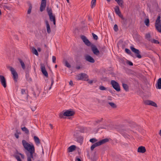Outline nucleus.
<instances>
[{"mask_svg":"<svg viewBox=\"0 0 161 161\" xmlns=\"http://www.w3.org/2000/svg\"><path fill=\"white\" fill-rule=\"evenodd\" d=\"M22 144L26 151L25 152L27 157V161H31V158L33 160L34 159L33 154L35 153V149L33 144L31 145L25 140H22Z\"/></svg>","mask_w":161,"mask_h":161,"instance_id":"obj_1","label":"nucleus"},{"mask_svg":"<svg viewBox=\"0 0 161 161\" xmlns=\"http://www.w3.org/2000/svg\"><path fill=\"white\" fill-rule=\"evenodd\" d=\"M109 139L108 138H105L97 142L94 143L92 145L91 147V150L93 151L94 149L98 146H100L103 144L109 141Z\"/></svg>","mask_w":161,"mask_h":161,"instance_id":"obj_2","label":"nucleus"},{"mask_svg":"<svg viewBox=\"0 0 161 161\" xmlns=\"http://www.w3.org/2000/svg\"><path fill=\"white\" fill-rule=\"evenodd\" d=\"M7 68L9 69L11 71L12 74L13 75L14 80V81L16 82L18 78V73L16 72L14 69L11 66H7Z\"/></svg>","mask_w":161,"mask_h":161,"instance_id":"obj_3","label":"nucleus"},{"mask_svg":"<svg viewBox=\"0 0 161 161\" xmlns=\"http://www.w3.org/2000/svg\"><path fill=\"white\" fill-rule=\"evenodd\" d=\"M75 114L74 111L70 110H67L63 114L60 113L59 117L60 118L63 117L64 116H73Z\"/></svg>","mask_w":161,"mask_h":161,"instance_id":"obj_4","label":"nucleus"},{"mask_svg":"<svg viewBox=\"0 0 161 161\" xmlns=\"http://www.w3.org/2000/svg\"><path fill=\"white\" fill-rule=\"evenodd\" d=\"M88 75L86 74L81 73L77 75V78L78 80H82L84 81H88Z\"/></svg>","mask_w":161,"mask_h":161,"instance_id":"obj_5","label":"nucleus"},{"mask_svg":"<svg viewBox=\"0 0 161 161\" xmlns=\"http://www.w3.org/2000/svg\"><path fill=\"white\" fill-rule=\"evenodd\" d=\"M110 84L117 91L119 92L120 91V87L118 82L114 80H111Z\"/></svg>","mask_w":161,"mask_h":161,"instance_id":"obj_6","label":"nucleus"},{"mask_svg":"<svg viewBox=\"0 0 161 161\" xmlns=\"http://www.w3.org/2000/svg\"><path fill=\"white\" fill-rule=\"evenodd\" d=\"M131 50L136 54V57L141 58H142V56L140 54V52L138 49H136L133 46L130 47Z\"/></svg>","mask_w":161,"mask_h":161,"instance_id":"obj_7","label":"nucleus"},{"mask_svg":"<svg viewBox=\"0 0 161 161\" xmlns=\"http://www.w3.org/2000/svg\"><path fill=\"white\" fill-rule=\"evenodd\" d=\"M51 84L50 86H49V85L46 84L44 86V90L45 91V93H48V90H50L52 88V86L54 82L53 78V77L51 78Z\"/></svg>","mask_w":161,"mask_h":161,"instance_id":"obj_8","label":"nucleus"},{"mask_svg":"<svg viewBox=\"0 0 161 161\" xmlns=\"http://www.w3.org/2000/svg\"><path fill=\"white\" fill-rule=\"evenodd\" d=\"M80 38L84 43L87 46H91L92 45L85 36H81Z\"/></svg>","mask_w":161,"mask_h":161,"instance_id":"obj_9","label":"nucleus"},{"mask_svg":"<svg viewBox=\"0 0 161 161\" xmlns=\"http://www.w3.org/2000/svg\"><path fill=\"white\" fill-rule=\"evenodd\" d=\"M0 81L1 85L4 88H6L7 86L6 80L5 77L3 75H0Z\"/></svg>","mask_w":161,"mask_h":161,"instance_id":"obj_10","label":"nucleus"},{"mask_svg":"<svg viewBox=\"0 0 161 161\" xmlns=\"http://www.w3.org/2000/svg\"><path fill=\"white\" fill-rule=\"evenodd\" d=\"M91 49L93 53L96 55H98L100 53V52L96 46L92 44L91 46Z\"/></svg>","mask_w":161,"mask_h":161,"instance_id":"obj_11","label":"nucleus"},{"mask_svg":"<svg viewBox=\"0 0 161 161\" xmlns=\"http://www.w3.org/2000/svg\"><path fill=\"white\" fill-rule=\"evenodd\" d=\"M144 103L146 105H151L155 107H158V106L155 103L150 100H146L144 101Z\"/></svg>","mask_w":161,"mask_h":161,"instance_id":"obj_12","label":"nucleus"},{"mask_svg":"<svg viewBox=\"0 0 161 161\" xmlns=\"http://www.w3.org/2000/svg\"><path fill=\"white\" fill-rule=\"evenodd\" d=\"M114 11L116 14L119 15L122 19H124L122 15L121 14V12L120 11L119 7L118 6H116L114 8Z\"/></svg>","mask_w":161,"mask_h":161,"instance_id":"obj_13","label":"nucleus"},{"mask_svg":"<svg viewBox=\"0 0 161 161\" xmlns=\"http://www.w3.org/2000/svg\"><path fill=\"white\" fill-rule=\"evenodd\" d=\"M41 69L43 74L46 77H47L48 76V74L46 69L45 66L44 64H41Z\"/></svg>","mask_w":161,"mask_h":161,"instance_id":"obj_14","label":"nucleus"},{"mask_svg":"<svg viewBox=\"0 0 161 161\" xmlns=\"http://www.w3.org/2000/svg\"><path fill=\"white\" fill-rule=\"evenodd\" d=\"M46 4V0H42L40 8V11L42 12L45 8Z\"/></svg>","mask_w":161,"mask_h":161,"instance_id":"obj_15","label":"nucleus"},{"mask_svg":"<svg viewBox=\"0 0 161 161\" xmlns=\"http://www.w3.org/2000/svg\"><path fill=\"white\" fill-rule=\"evenodd\" d=\"M85 59L87 61L91 63H93L95 62V60L94 58L91 56L88 55L85 56Z\"/></svg>","mask_w":161,"mask_h":161,"instance_id":"obj_16","label":"nucleus"},{"mask_svg":"<svg viewBox=\"0 0 161 161\" xmlns=\"http://www.w3.org/2000/svg\"><path fill=\"white\" fill-rule=\"evenodd\" d=\"M146 151V150L145 147L141 146L139 147L137 149V152L138 153H144Z\"/></svg>","mask_w":161,"mask_h":161,"instance_id":"obj_17","label":"nucleus"},{"mask_svg":"<svg viewBox=\"0 0 161 161\" xmlns=\"http://www.w3.org/2000/svg\"><path fill=\"white\" fill-rule=\"evenodd\" d=\"M45 23L46 25L47 31V33L50 34L51 32L50 26L48 20H46L45 21Z\"/></svg>","mask_w":161,"mask_h":161,"instance_id":"obj_18","label":"nucleus"},{"mask_svg":"<svg viewBox=\"0 0 161 161\" xmlns=\"http://www.w3.org/2000/svg\"><path fill=\"white\" fill-rule=\"evenodd\" d=\"M76 148V146L74 145H72L69 147L67 148V152L68 153L71 152L75 151Z\"/></svg>","mask_w":161,"mask_h":161,"instance_id":"obj_19","label":"nucleus"},{"mask_svg":"<svg viewBox=\"0 0 161 161\" xmlns=\"http://www.w3.org/2000/svg\"><path fill=\"white\" fill-rule=\"evenodd\" d=\"M24 125L23 124H22L21 125V128L22 130L25 132V134H29V130L28 129L26 128V127H24Z\"/></svg>","mask_w":161,"mask_h":161,"instance_id":"obj_20","label":"nucleus"},{"mask_svg":"<svg viewBox=\"0 0 161 161\" xmlns=\"http://www.w3.org/2000/svg\"><path fill=\"white\" fill-rule=\"evenodd\" d=\"M156 86L157 88L161 89V78H159L158 80L157 84Z\"/></svg>","mask_w":161,"mask_h":161,"instance_id":"obj_21","label":"nucleus"},{"mask_svg":"<svg viewBox=\"0 0 161 161\" xmlns=\"http://www.w3.org/2000/svg\"><path fill=\"white\" fill-rule=\"evenodd\" d=\"M34 139L37 145H38L40 143V141L38 137L35 136L34 137Z\"/></svg>","mask_w":161,"mask_h":161,"instance_id":"obj_22","label":"nucleus"},{"mask_svg":"<svg viewBox=\"0 0 161 161\" xmlns=\"http://www.w3.org/2000/svg\"><path fill=\"white\" fill-rule=\"evenodd\" d=\"M18 60L19 61V62L20 63V64L21 65V66H22V69H25V64L24 62L22 61V59L20 58H18Z\"/></svg>","mask_w":161,"mask_h":161,"instance_id":"obj_23","label":"nucleus"},{"mask_svg":"<svg viewBox=\"0 0 161 161\" xmlns=\"http://www.w3.org/2000/svg\"><path fill=\"white\" fill-rule=\"evenodd\" d=\"M122 86L123 88L126 92H128L129 91V87L127 84L123 83L122 84Z\"/></svg>","mask_w":161,"mask_h":161,"instance_id":"obj_24","label":"nucleus"},{"mask_svg":"<svg viewBox=\"0 0 161 161\" xmlns=\"http://www.w3.org/2000/svg\"><path fill=\"white\" fill-rule=\"evenodd\" d=\"M116 2L118 5L121 7H122L123 5V3H124L123 1V0H114Z\"/></svg>","mask_w":161,"mask_h":161,"instance_id":"obj_25","label":"nucleus"},{"mask_svg":"<svg viewBox=\"0 0 161 161\" xmlns=\"http://www.w3.org/2000/svg\"><path fill=\"white\" fill-rule=\"evenodd\" d=\"M47 11L49 16L53 15L52 10L51 8L47 7Z\"/></svg>","mask_w":161,"mask_h":161,"instance_id":"obj_26","label":"nucleus"},{"mask_svg":"<svg viewBox=\"0 0 161 161\" xmlns=\"http://www.w3.org/2000/svg\"><path fill=\"white\" fill-rule=\"evenodd\" d=\"M155 27L158 31L161 33V25H155Z\"/></svg>","mask_w":161,"mask_h":161,"instance_id":"obj_27","label":"nucleus"},{"mask_svg":"<svg viewBox=\"0 0 161 161\" xmlns=\"http://www.w3.org/2000/svg\"><path fill=\"white\" fill-rule=\"evenodd\" d=\"M32 52L34 54L36 55H38V53L37 50L34 47H33L32 48Z\"/></svg>","mask_w":161,"mask_h":161,"instance_id":"obj_28","label":"nucleus"},{"mask_svg":"<svg viewBox=\"0 0 161 161\" xmlns=\"http://www.w3.org/2000/svg\"><path fill=\"white\" fill-rule=\"evenodd\" d=\"M96 0H92L91 3V7L92 8L94 7L96 5Z\"/></svg>","mask_w":161,"mask_h":161,"instance_id":"obj_29","label":"nucleus"},{"mask_svg":"<svg viewBox=\"0 0 161 161\" xmlns=\"http://www.w3.org/2000/svg\"><path fill=\"white\" fill-rule=\"evenodd\" d=\"M109 105L113 108H117V105L115 103L112 102L108 103Z\"/></svg>","mask_w":161,"mask_h":161,"instance_id":"obj_30","label":"nucleus"},{"mask_svg":"<svg viewBox=\"0 0 161 161\" xmlns=\"http://www.w3.org/2000/svg\"><path fill=\"white\" fill-rule=\"evenodd\" d=\"M32 8V4L30 3L29 4V8L27 11V14H29L31 12V9Z\"/></svg>","mask_w":161,"mask_h":161,"instance_id":"obj_31","label":"nucleus"},{"mask_svg":"<svg viewBox=\"0 0 161 161\" xmlns=\"http://www.w3.org/2000/svg\"><path fill=\"white\" fill-rule=\"evenodd\" d=\"M149 20L148 18H147L145 20L144 23L145 25L147 26L149 25Z\"/></svg>","mask_w":161,"mask_h":161,"instance_id":"obj_32","label":"nucleus"},{"mask_svg":"<svg viewBox=\"0 0 161 161\" xmlns=\"http://www.w3.org/2000/svg\"><path fill=\"white\" fill-rule=\"evenodd\" d=\"M103 120V118H102L100 119L97 120L95 121L94 123V125H96L97 124H99L100 122H101Z\"/></svg>","mask_w":161,"mask_h":161,"instance_id":"obj_33","label":"nucleus"},{"mask_svg":"<svg viewBox=\"0 0 161 161\" xmlns=\"http://www.w3.org/2000/svg\"><path fill=\"white\" fill-rule=\"evenodd\" d=\"M151 42L153 43H154L155 44H159V42L158 40H157L155 39H152L150 40H149Z\"/></svg>","mask_w":161,"mask_h":161,"instance_id":"obj_34","label":"nucleus"},{"mask_svg":"<svg viewBox=\"0 0 161 161\" xmlns=\"http://www.w3.org/2000/svg\"><path fill=\"white\" fill-rule=\"evenodd\" d=\"M49 19L51 21H53L54 20H55L56 19L54 15H52L50 16H49Z\"/></svg>","mask_w":161,"mask_h":161,"instance_id":"obj_35","label":"nucleus"},{"mask_svg":"<svg viewBox=\"0 0 161 161\" xmlns=\"http://www.w3.org/2000/svg\"><path fill=\"white\" fill-rule=\"evenodd\" d=\"M64 64H65V65L67 67L69 68H70L71 67L70 65L67 60H65L64 61Z\"/></svg>","mask_w":161,"mask_h":161,"instance_id":"obj_36","label":"nucleus"},{"mask_svg":"<svg viewBox=\"0 0 161 161\" xmlns=\"http://www.w3.org/2000/svg\"><path fill=\"white\" fill-rule=\"evenodd\" d=\"M125 52L127 53H128V54L130 55H131V56H132V53L131 51L129 49H128V48H125Z\"/></svg>","mask_w":161,"mask_h":161,"instance_id":"obj_37","label":"nucleus"},{"mask_svg":"<svg viewBox=\"0 0 161 161\" xmlns=\"http://www.w3.org/2000/svg\"><path fill=\"white\" fill-rule=\"evenodd\" d=\"M97 140L95 138L91 139L90 140V142L92 143H94L97 141Z\"/></svg>","mask_w":161,"mask_h":161,"instance_id":"obj_38","label":"nucleus"},{"mask_svg":"<svg viewBox=\"0 0 161 161\" xmlns=\"http://www.w3.org/2000/svg\"><path fill=\"white\" fill-rule=\"evenodd\" d=\"M99 89L101 91L106 90L107 88L103 86H101L99 87Z\"/></svg>","mask_w":161,"mask_h":161,"instance_id":"obj_39","label":"nucleus"},{"mask_svg":"<svg viewBox=\"0 0 161 161\" xmlns=\"http://www.w3.org/2000/svg\"><path fill=\"white\" fill-rule=\"evenodd\" d=\"M14 157L18 161H22L19 156L17 155H14Z\"/></svg>","mask_w":161,"mask_h":161,"instance_id":"obj_40","label":"nucleus"},{"mask_svg":"<svg viewBox=\"0 0 161 161\" xmlns=\"http://www.w3.org/2000/svg\"><path fill=\"white\" fill-rule=\"evenodd\" d=\"M92 36L93 38V39L94 40H97L98 39V36L97 35H96L94 33H92Z\"/></svg>","mask_w":161,"mask_h":161,"instance_id":"obj_41","label":"nucleus"},{"mask_svg":"<svg viewBox=\"0 0 161 161\" xmlns=\"http://www.w3.org/2000/svg\"><path fill=\"white\" fill-rule=\"evenodd\" d=\"M114 31L116 32L118 31V27L116 24L114 25Z\"/></svg>","mask_w":161,"mask_h":161,"instance_id":"obj_42","label":"nucleus"},{"mask_svg":"<svg viewBox=\"0 0 161 161\" xmlns=\"http://www.w3.org/2000/svg\"><path fill=\"white\" fill-rule=\"evenodd\" d=\"M16 133H15L14 134V136H15L17 138H18L19 137V135H18V134H19V132H18V130H16Z\"/></svg>","mask_w":161,"mask_h":161,"instance_id":"obj_43","label":"nucleus"},{"mask_svg":"<svg viewBox=\"0 0 161 161\" xmlns=\"http://www.w3.org/2000/svg\"><path fill=\"white\" fill-rule=\"evenodd\" d=\"M161 25V21H156L155 25Z\"/></svg>","mask_w":161,"mask_h":161,"instance_id":"obj_44","label":"nucleus"},{"mask_svg":"<svg viewBox=\"0 0 161 161\" xmlns=\"http://www.w3.org/2000/svg\"><path fill=\"white\" fill-rule=\"evenodd\" d=\"M56 58L54 56H53L52 57V60H53V63H56Z\"/></svg>","mask_w":161,"mask_h":161,"instance_id":"obj_45","label":"nucleus"},{"mask_svg":"<svg viewBox=\"0 0 161 161\" xmlns=\"http://www.w3.org/2000/svg\"><path fill=\"white\" fill-rule=\"evenodd\" d=\"M21 93L22 94H24L25 93V90L24 89H21Z\"/></svg>","mask_w":161,"mask_h":161,"instance_id":"obj_46","label":"nucleus"},{"mask_svg":"<svg viewBox=\"0 0 161 161\" xmlns=\"http://www.w3.org/2000/svg\"><path fill=\"white\" fill-rule=\"evenodd\" d=\"M30 66H28L27 67V70L26 71V75L28 74L29 73V70H30Z\"/></svg>","mask_w":161,"mask_h":161,"instance_id":"obj_47","label":"nucleus"},{"mask_svg":"<svg viewBox=\"0 0 161 161\" xmlns=\"http://www.w3.org/2000/svg\"><path fill=\"white\" fill-rule=\"evenodd\" d=\"M127 63L130 66H132L133 65V63L131 61H128Z\"/></svg>","mask_w":161,"mask_h":161,"instance_id":"obj_48","label":"nucleus"},{"mask_svg":"<svg viewBox=\"0 0 161 161\" xmlns=\"http://www.w3.org/2000/svg\"><path fill=\"white\" fill-rule=\"evenodd\" d=\"M146 37L147 38H149L151 37V36L150 34H147L146 35Z\"/></svg>","mask_w":161,"mask_h":161,"instance_id":"obj_49","label":"nucleus"},{"mask_svg":"<svg viewBox=\"0 0 161 161\" xmlns=\"http://www.w3.org/2000/svg\"><path fill=\"white\" fill-rule=\"evenodd\" d=\"M160 18L161 17L160 16L158 15L156 21H161Z\"/></svg>","mask_w":161,"mask_h":161,"instance_id":"obj_50","label":"nucleus"},{"mask_svg":"<svg viewBox=\"0 0 161 161\" xmlns=\"http://www.w3.org/2000/svg\"><path fill=\"white\" fill-rule=\"evenodd\" d=\"M20 155H21V157L22 159H24L25 158V156L23 154L21 153H19Z\"/></svg>","mask_w":161,"mask_h":161,"instance_id":"obj_51","label":"nucleus"},{"mask_svg":"<svg viewBox=\"0 0 161 161\" xmlns=\"http://www.w3.org/2000/svg\"><path fill=\"white\" fill-rule=\"evenodd\" d=\"M69 85H70L71 86H72L73 85V82L72 80H70L69 81Z\"/></svg>","mask_w":161,"mask_h":161,"instance_id":"obj_52","label":"nucleus"},{"mask_svg":"<svg viewBox=\"0 0 161 161\" xmlns=\"http://www.w3.org/2000/svg\"><path fill=\"white\" fill-rule=\"evenodd\" d=\"M4 7L5 8H6L8 9H9V7L8 6H4Z\"/></svg>","mask_w":161,"mask_h":161,"instance_id":"obj_53","label":"nucleus"},{"mask_svg":"<svg viewBox=\"0 0 161 161\" xmlns=\"http://www.w3.org/2000/svg\"><path fill=\"white\" fill-rule=\"evenodd\" d=\"M31 110L33 111H35V110H36V108L35 107L34 108H31Z\"/></svg>","mask_w":161,"mask_h":161,"instance_id":"obj_54","label":"nucleus"},{"mask_svg":"<svg viewBox=\"0 0 161 161\" xmlns=\"http://www.w3.org/2000/svg\"><path fill=\"white\" fill-rule=\"evenodd\" d=\"M38 52H40L41 51V48L40 47H38L37 48V50Z\"/></svg>","mask_w":161,"mask_h":161,"instance_id":"obj_55","label":"nucleus"},{"mask_svg":"<svg viewBox=\"0 0 161 161\" xmlns=\"http://www.w3.org/2000/svg\"><path fill=\"white\" fill-rule=\"evenodd\" d=\"M93 81L92 80H90L88 82V83L89 84L92 83H93Z\"/></svg>","mask_w":161,"mask_h":161,"instance_id":"obj_56","label":"nucleus"},{"mask_svg":"<svg viewBox=\"0 0 161 161\" xmlns=\"http://www.w3.org/2000/svg\"><path fill=\"white\" fill-rule=\"evenodd\" d=\"M52 22H53L54 25H56V19L53 21H52Z\"/></svg>","mask_w":161,"mask_h":161,"instance_id":"obj_57","label":"nucleus"},{"mask_svg":"<svg viewBox=\"0 0 161 161\" xmlns=\"http://www.w3.org/2000/svg\"><path fill=\"white\" fill-rule=\"evenodd\" d=\"M49 125L50 126V127H51V128L52 129H53V126L52 125V124H50Z\"/></svg>","mask_w":161,"mask_h":161,"instance_id":"obj_58","label":"nucleus"},{"mask_svg":"<svg viewBox=\"0 0 161 161\" xmlns=\"http://www.w3.org/2000/svg\"><path fill=\"white\" fill-rule=\"evenodd\" d=\"M80 66H77L76 67V68L78 69H80Z\"/></svg>","mask_w":161,"mask_h":161,"instance_id":"obj_59","label":"nucleus"},{"mask_svg":"<svg viewBox=\"0 0 161 161\" xmlns=\"http://www.w3.org/2000/svg\"><path fill=\"white\" fill-rule=\"evenodd\" d=\"M77 161H81V159L79 158H77L76 159Z\"/></svg>","mask_w":161,"mask_h":161,"instance_id":"obj_60","label":"nucleus"},{"mask_svg":"<svg viewBox=\"0 0 161 161\" xmlns=\"http://www.w3.org/2000/svg\"><path fill=\"white\" fill-rule=\"evenodd\" d=\"M159 134L161 136V129L160 130Z\"/></svg>","mask_w":161,"mask_h":161,"instance_id":"obj_61","label":"nucleus"},{"mask_svg":"<svg viewBox=\"0 0 161 161\" xmlns=\"http://www.w3.org/2000/svg\"><path fill=\"white\" fill-rule=\"evenodd\" d=\"M33 94L35 96V97H36V94L34 92H33Z\"/></svg>","mask_w":161,"mask_h":161,"instance_id":"obj_62","label":"nucleus"},{"mask_svg":"<svg viewBox=\"0 0 161 161\" xmlns=\"http://www.w3.org/2000/svg\"><path fill=\"white\" fill-rule=\"evenodd\" d=\"M57 67V65H55V68H56Z\"/></svg>","mask_w":161,"mask_h":161,"instance_id":"obj_63","label":"nucleus"},{"mask_svg":"<svg viewBox=\"0 0 161 161\" xmlns=\"http://www.w3.org/2000/svg\"><path fill=\"white\" fill-rule=\"evenodd\" d=\"M42 153L43 154H44V152L43 150V148L42 149Z\"/></svg>","mask_w":161,"mask_h":161,"instance_id":"obj_64","label":"nucleus"}]
</instances>
